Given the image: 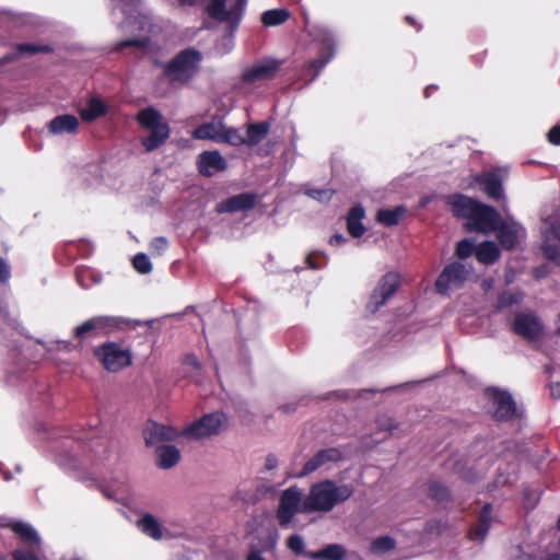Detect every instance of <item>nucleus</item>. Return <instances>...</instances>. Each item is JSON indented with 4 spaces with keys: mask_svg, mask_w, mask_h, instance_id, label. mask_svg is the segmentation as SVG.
<instances>
[{
    "mask_svg": "<svg viewBox=\"0 0 560 560\" xmlns=\"http://www.w3.org/2000/svg\"><path fill=\"white\" fill-rule=\"evenodd\" d=\"M79 114L83 121L93 122L107 114V106L100 97L93 96L88 101L86 107L80 109Z\"/></svg>",
    "mask_w": 560,
    "mask_h": 560,
    "instance_id": "cd10ccee",
    "label": "nucleus"
},
{
    "mask_svg": "<svg viewBox=\"0 0 560 560\" xmlns=\"http://www.w3.org/2000/svg\"><path fill=\"white\" fill-rule=\"evenodd\" d=\"M222 126V122H205L194 129L192 138L198 140H212L219 143Z\"/></svg>",
    "mask_w": 560,
    "mask_h": 560,
    "instance_id": "473e14b6",
    "label": "nucleus"
},
{
    "mask_svg": "<svg viewBox=\"0 0 560 560\" xmlns=\"http://www.w3.org/2000/svg\"><path fill=\"white\" fill-rule=\"evenodd\" d=\"M522 300L523 294L520 292L503 291L498 296L495 310L501 311L505 307H510L512 305L521 303Z\"/></svg>",
    "mask_w": 560,
    "mask_h": 560,
    "instance_id": "ea45409f",
    "label": "nucleus"
},
{
    "mask_svg": "<svg viewBox=\"0 0 560 560\" xmlns=\"http://www.w3.org/2000/svg\"><path fill=\"white\" fill-rule=\"evenodd\" d=\"M503 182L504 177L498 170L482 172L475 176V183L488 198L494 201H500L504 198Z\"/></svg>",
    "mask_w": 560,
    "mask_h": 560,
    "instance_id": "dca6fc26",
    "label": "nucleus"
},
{
    "mask_svg": "<svg viewBox=\"0 0 560 560\" xmlns=\"http://www.w3.org/2000/svg\"><path fill=\"white\" fill-rule=\"evenodd\" d=\"M492 504L486 503L478 515V522L468 533L471 540H482L487 536L491 525Z\"/></svg>",
    "mask_w": 560,
    "mask_h": 560,
    "instance_id": "a878e982",
    "label": "nucleus"
},
{
    "mask_svg": "<svg viewBox=\"0 0 560 560\" xmlns=\"http://www.w3.org/2000/svg\"><path fill=\"white\" fill-rule=\"evenodd\" d=\"M319 256L320 255L317 253H312L306 256L305 261H306L308 268L319 269L322 267V264L318 261Z\"/></svg>",
    "mask_w": 560,
    "mask_h": 560,
    "instance_id": "8fccbe9b",
    "label": "nucleus"
},
{
    "mask_svg": "<svg viewBox=\"0 0 560 560\" xmlns=\"http://www.w3.org/2000/svg\"><path fill=\"white\" fill-rule=\"evenodd\" d=\"M139 526L144 534L154 539H160L162 537L161 525L151 514H145L139 521Z\"/></svg>",
    "mask_w": 560,
    "mask_h": 560,
    "instance_id": "4c0bfd02",
    "label": "nucleus"
},
{
    "mask_svg": "<svg viewBox=\"0 0 560 560\" xmlns=\"http://www.w3.org/2000/svg\"><path fill=\"white\" fill-rule=\"evenodd\" d=\"M342 458L341 452L336 447L319 450L303 466L300 476H307L316 471L326 463L338 462Z\"/></svg>",
    "mask_w": 560,
    "mask_h": 560,
    "instance_id": "4be33fe9",
    "label": "nucleus"
},
{
    "mask_svg": "<svg viewBox=\"0 0 560 560\" xmlns=\"http://www.w3.org/2000/svg\"><path fill=\"white\" fill-rule=\"evenodd\" d=\"M291 16L288 9L267 10L261 14V23L266 27L278 26L285 23Z\"/></svg>",
    "mask_w": 560,
    "mask_h": 560,
    "instance_id": "c9c22d12",
    "label": "nucleus"
},
{
    "mask_svg": "<svg viewBox=\"0 0 560 560\" xmlns=\"http://www.w3.org/2000/svg\"><path fill=\"white\" fill-rule=\"evenodd\" d=\"M386 423H381L380 425L384 429H386L390 434L394 433V430L396 429V424L394 423V421L388 418L385 420Z\"/></svg>",
    "mask_w": 560,
    "mask_h": 560,
    "instance_id": "4d7b16f0",
    "label": "nucleus"
},
{
    "mask_svg": "<svg viewBox=\"0 0 560 560\" xmlns=\"http://www.w3.org/2000/svg\"><path fill=\"white\" fill-rule=\"evenodd\" d=\"M151 45V38L145 36L141 38H129L121 42H118L115 46L116 51H121L129 47L136 48H149Z\"/></svg>",
    "mask_w": 560,
    "mask_h": 560,
    "instance_id": "79ce46f5",
    "label": "nucleus"
},
{
    "mask_svg": "<svg viewBox=\"0 0 560 560\" xmlns=\"http://www.w3.org/2000/svg\"><path fill=\"white\" fill-rule=\"evenodd\" d=\"M436 89H438V86H435V85H429V86H427V88L424 89V96H425V97H429V96L431 95L432 91H433V90H436Z\"/></svg>",
    "mask_w": 560,
    "mask_h": 560,
    "instance_id": "0e129e2a",
    "label": "nucleus"
},
{
    "mask_svg": "<svg viewBox=\"0 0 560 560\" xmlns=\"http://www.w3.org/2000/svg\"><path fill=\"white\" fill-rule=\"evenodd\" d=\"M9 527L19 538L27 545H37L39 544V537L36 530L28 524L13 521L4 525Z\"/></svg>",
    "mask_w": 560,
    "mask_h": 560,
    "instance_id": "c756f323",
    "label": "nucleus"
},
{
    "mask_svg": "<svg viewBox=\"0 0 560 560\" xmlns=\"http://www.w3.org/2000/svg\"><path fill=\"white\" fill-rule=\"evenodd\" d=\"M228 0H209L206 7L207 14L214 21L229 23L232 31H235L241 23L247 0H235L231 9L226 10Z\"/></svg>",
    "mask_w": 560,
    "mask_h": 560,
    "instance_id": "1a4fd4ad",
    "label": "nucleus"
},
{
    "mask_svg": "<svg viewBox=\"0 0 560 560\" xmlns=\"http://www.w3.org/2000/svg\"><path fill=\"white\" fill-rule=\"evenodd\" d=\"M494 232H497L499 243L504 249L512 250L518 244V228L516 224L508 223L500 218Z\"/></svg>",
    "mask_w": 560,
    "mask_h": 560,
    "instance_id": "5701e85b",
    "label": "nucleus"
},
{
    "mask_svg": "<svg viewBox=\"0 0 560 560\" xmlns=\"http://www.w3.org/2000/svg\"><path fill=\"white\" fill-rule=\"evenodd\" d=\"M540 249L547 260L560 266V219L542 231Z\"/></svg>",
    "mask_w": 560,
    "mask_h": 560,
    "instance_id": "2eb2a0df",
    "label": "nucleus"
},
{
    "mask_svg": "<svg viewBox=\"0 0 560 560\" xmlns=\"http://www.w3.org/2000/svg\"><path fill=\"white\" fill-rule=\"evenodd\" d=\"M186 363L192 365L196 370H200L201 369V364H200V362L197 360V358L195 355H188L186 358Z\"/></svg>",
    "mask_w": 560,
    "mask_h": 560,
    "instance_id": "bf43d9fd",
    "label": "nucleus"
},
{
    "mask_svg": "<svg viewBox=\"0 0 560 560\" xmlns=\"http://www.w3.org/2000/svg\"><path fill=\"white\" fill-rule=\"evenodd\" d=\"M16 52H9L0 58V67L15 61L21 55L51 54L54 48L50 45L23 43L16 45Z\"/></svg>",
    "mask_w": 560,
    "mask_h": 560,
    "instance_id": "b1692460",
    "label": "nucleus"
},
{
    "mask_svg": "<svg viewBox=\"0 0 560 560\" xmlns=\"http://www.w3.org/2000/svg\"><path fill=\"white\" fill-rule=\"evenodd\" d=\"M404 206H397L394 209H381L376 213V221L385 226H395L405 214Z\"/></svg>",
    "mask_w": 560,
    "mask_h": 560,
    "instance_id": "f704fd0d",
    "label": "nucleus"
},
{
    "mask_svg": "<svg viewBox=\"0 0 560 560\" xmlns=\"http://www.w3.org/2000/svg\"><path fill=\"white\" fill-rule=\"evenodd\" d=\"M229 427V418L223 411L203 415L182 430L183 436L191 440H200L219 435Z\"/></svg>",
    "mask_w": 560,
    "mask_h": 560,
    "instance_id": "423d86ee",
    "label": "nucleus"
},
{
    "mask_svg": "<svg viewBox=\"0 0 560 560\" xmlns=\"http://www.w3.org/2000/svg\"><path fill=\"white\" fill-rule=\"evenodd\" d=\"M79 128V119L70 114L58 115L52 118L48 125V129L54 135L63 132L74 133Z\"/></svg>",
    "mask_w": 560,
    "mask_h": 560,
    "instance_id": "bb28decb",
    "label": "nucleus"
},
{
    "mask_svg": "<svg viewBox=\"0 0 560 560\" xmlns=\"http://www.w3.org/2000/svg\"><path fill=\"white\" fill-rule=\"evenodd\" d=\"M345 242H346V238L341 234H338V233L334 234L329 240L330 245H340Z\"/></svg>",
    "mask_w": 560,
    "mask_h": 560,
    "instance_id": "6e6d98bb",
    "label": "nucleus"
},
{
    "mask_svg": "<svg viewBox=\"0 0 560 560\" xmlns=\"http://www.w3.org/2000/svg\"><path fill=\"white\" fill-rule=\"evenodd\" d=\"M428 495L440 504L452 501V492L450 488L438 480H433L428 483Z\"/></svg>",
    "mask_w": 560,
    "mask_h": 560,
    "instance_id": "e433bc0d",
    "label": "nucleus"
},
{
    "mask_svg": "<svg viewBox=\"0 0 560 560\" xmlns=\"http://www.w3.org/2000/svg\"><path fill=\"white\" fill-rule=\"evenodd\" d=\"M198 172L206 177H211L215 172H223L228 168V162L217 150L203 151L198 155Z\"/></svg>",
    "mask_w": 560,
    "mask_h": 560,
    "instance_id": "6ab92c4d",
    "label": "nucleus"
},
{
    "mask_svg": "<svg viewBox=\"0 0 560 560\" xmlns=\"http://www.w3.org/2000/svg\"><path fill=\"white\" fill-rule=\"evenodd\" d=\"M400 284L401 279L399 273L388 271L383 275L370 295L366 308L371 313H376L397 292Z\"/></svg>",
    "mask_w": 560,
    "mask_h": 560,
    "instance_id": "6e6552de",
    "label": "nucleus"
},
{
    "mask_svg": "<svg viewBox=\"0 0 560 560\" xmlns=\"http://www.w3.org/2000/svg\"><path fill=\"white\" fill-rule=\"evenodd\" d=\"M511 331L528 342L538 341L545 330V325L535 311L517 312L510 325Z\"/></svg>",
    "mask_w": 560,
    "mask_h": 560,
    "instance_id": "0eeeda50",
    "label": "nucleus"
},
{
    "mask_svg": "<svg viewBox=\"0 0 560 560\" xmlns=\"http://www.w3.org/2000/svg\"><path fill=\"white\" fill-rule=\"evenodd\" d=\"M133 268L144 275L152 270V264L145 254H137L132 259Z\"/></svg>",
    "mask_w": 560,
    "mask_h": 560,
    "instance_id": "a18cd8bd",
    "label": "nucleus"
},
{
    "mask_svg": "<svg viewBox=\"0 0 560 560\" xmlns=\"http://www.w3.org/2000/svg\"><path fill=\"white\" fill-rule=\"evenodd\" d=\"M404 21L406 24H408L409 26L416 28L417 32L421 31L422 30V25L416 20L415 16L412 15H406L404 18Z\"/></svg>",
    "mask_w": 560,
    "mask_h": 560,
    "instance_id": "5fc2aeb1",
    "label": "nucleus"
},
{
    "mask_svg": "<svg viewBox=\"0 0 560 560\" xmlns=\"http://www.w3.org/2000/svg\"><path fill=\"white\" fill-rule=\"evenodd\" d=\"M197 0H178L180 5H194Z\"/></svg>",
    "mask_w": 560,
    "mask_h": 560,
    "instance_id": "69168bd1",
    "label": "nucleus"
},
{
    "mask_svg": "<svg viewBox=\"0 0 560 560\" xmlns=\"http://www.w3.org/2000/svg\"><path fill=\"white\" fill-rule=\"evenodd\" d=\"M277 466H278L277 456L275 454L267 455L266 462H265V468L267 470H272V469L277 468Z\"/></svg>",
    "mask_w": 560,
    "mask_h": 560,
    "instance_id": "864d4df0",
    "label": "nucleus"
},
{
    "mask_svg": "<svg viewBox=\"0 0 560 560\" xmlns=\"http://www.w3.org/2000/svg\"><path fill=\"white\" fill-rule=\"evenodd\" d=\"M280 65L281 62L275 59L256 65L243 72L242 80L245 83H255L257 81L271 79L279 70Z\"/></svg>",
    "mask_w": 560,
    "mask_h": 560,
    "instance_id": "412c9836",
    "label": "nucleus"
},
{
    "mask_svg": "<svg viewBox=\"0 0 560 560\" xmlns=\"http://www.w3.org/2000/svg\"><path fill=\"white\" fill-rule=\"evenodd\" d=\"M501 215L492 206L479 202L470 220L465 223L469 232L488 234L494 232Z\"/></svg>",
    "mask_w": 560,
    "mask_h": 560,
    "instance_id": "f8f14e48",
    "label": "nucleus"
},
{
    "mask_svg": "<svg viewBox=\"0 0 560 560\" xmlns=\"http://www.w3.org/2000/svg\"><path fill=\"white\" fill-rule=\"evenodd\" d=\"M396 547V541L389 536H381L374 539L371 544V551L376 553L388 552Z\"/></svg>",
    "mask_w": 560,
    "mask_h": 560,
    "instance_id": "a19ab883",
    "label": "nucleus"
},
{
    "mask_svg": "<svg viewBox=\"0 0 560 560\" xmlns=\"http://www.w3.org/2000/svg\"><path fill=\"white\" fill-rule=\"evenodd\" d=\"M138 124L150 130V133L141 139V144L147 152H152L162 147L170 138L168 124L162 121V115L153 107H145L137 114Z\"/></svg>",
    "mask_w": 560,
    "mask_h": 560,
    "instance_id": "7ed1b4c3",
    "label": "nucleus"
},
{
    "mask_svg": "<svg viewBox=\"0 0 560 560\" xmlns=\"http://www.w3.org/2000/svg\"><path fill=\"white\" fill-rule=\"evenodd\" d=\"M10 278V269L2 257H0V281L7 282Z\"/></svg>",
    "mask_w": 560,
    "mask_h": 560,
    "instance_id": "603ef678",
    "label": "nucleus"
},
{
    "mask_svg": "<svg viewBox=\"0 0 560 560\" xmlns=\"http://www.w3.org/2000/svg\"><path fill=\"white\" fill-rule=\"evenodd\" d=\"M476 249L477 247L470 240L464 238L457 243L455 255L459 259H466L470 257L474 253L476 254Z\"/></svg>",
    "mask_w": 560,
    "mask_h": 560,
    "instance_id": "37998d69",
    "label": "nucleus"
},
{
    "mask_svg": "<svg viewBox=\"0 0 560 560\" xmlns=\"http://www.w3.org/2000/svg\"><path fill=\"white\" fill-rule=\"evenodd\" d=\"M469 271L459 261L446 265L435 280V290L439 294H447L451 289H460L467 281Z\"/></svg>",
    "mask_w": 560,
    "mask_h": 560,
    "instance_id": "9b49d317",
    "label": "nucleus"
},
{
    "mask_svg": "<svg viewBox=\"0 0 560 560\" xmlns=\"http://www.w3.org/2000/svg\"><path fill=\"white\" fill-rule=\"evenodd\" d=\"M246 560H265L258 550H250L246 557Z\"/></svg>",
    "mask_w": 560,
    "mask_h": 560,
    "instance_id": "052dcab7",
    "label": "nucleus"
},
{
    "mask_svg": "<svg viewBox=\"0 0 560 560\" xmlns=\"http://www.w3.org/2000/svg\"><path fill=\"white\" fill-rule=\"evenodd\" d=\"M202 54L188 47L177 52L170 61H155L162 68L163 77L171 83L187 84L198 73Z\"/></svg>",
    "mask_w": 560,
    "mask_h": 560,
    "instance_id": "f03ea898",
    "label": "nucleus"
},
{
    "mask_svg": "<svg viewBox=\"0 0 560 560\" xmlns=\"http://www.w3.org/2000/svg\"><path fill=\"white\" fill-rule=\"evenodd\" d=\"M548 141L553 145H560V125L553 126L548 135Z\"/></svg>",
    "mask_w": 560,
    "mask_h": 560,
    "instance_id": "09e8293b",
    "label": "nucleus"
},
{
    "mask_svg": "<svg viewBox=\"0 0 560 560\" xmlns=\"http://www.w3.org/2000/svg\"><path fill=\"white\" fill-rule=\"evenodd\" d=\"M182 431L166 424L150 421L143 430V438L147 446L158 445L164 442H173L177 440Z\"/></svg>",
    "mask_w": 560,
    "mask_h": 560,
    "instance_id": "f3484780",
    "label": "nucleus"
},
{
    "mask_svg": "<svg viewBox=\"0 0 560 560\" xmlns=\"http://www.w3.org/2000/svg\"><path fill=\"white\" fill-rule=\"evenodd\" d=\"M365 217V211L362 206H354L350 209L347 217L348 233L354 237H361L365 233V226L362 219Z\"/></svg>",
    "mask_w": 560,
    "mask_h": 560,
    "instance_id": "c85d7f7f",
    "label": "nucleus"
},
{
    "mask_svg": "<svg viewBox=\"0 0 560 560\" xmlns=\"http://www.w3.org/2000/svg\"><path fill=\"white\" fill-rule=\"evenodd\" d=\"M487 394L495 405L494 418L499 421H508L516 416L517 407L513 396L500 388H488Z\"/></svg>",
    "mask_w": 560,
    "mask_h": 560,
    "instance_id": "4468645a",
    "label": "nucleus"
},
{
    "mask_svg": "<svg viewBox=\"0 0 560 560\" xmlns=\"http://www.w3.org/2000/svg\"><path fill=\"white\" fill-rule=\"evenodd\" d=\"M446 202L455 218L465 219L467 222L480 201L463 194H454L447 197Z\"/></svg>",
    "mask_w": 560,
    "mask_h": 560,
    "instance_id": "aec40b11",
    "label": "nucleus"
},
{
    "mask_svg": "<svg viewBox=\"0 0 560 560\" xmlns=\"http://www.w3.org/2000/svg\"><path fill=\"white\" fill-rule=\"evenodd\" d=\"M279 408H280V410H282V412L289 413V412H293L296 409V406L294 404H287V405H281Z\"/></svg>",
    "mask_w": 560,
    "mask_h": 560,
    "instance_id": "680f3d73",
    "label": "nucleus"
},
{
    "mask_svg": "<svg viewBox=\"0 0 560 560\" xmlns=\"http://www.w3.org/2000/svg\"><path fill=\"white\" fill-rule=\"evenodd\" d=\"M270 130V122L260 121V122H252L246 125V135L245 144L249 147H255L259 144L268 135Z\"/></svg>",
    "mask_w": 560,
    "mask_h": 560,
    "instance_id": "7c9ffc66",
    "label": "nucleus"
},
{
    "mask_svg": "<svg viewBox=\"0 0 560 560\" xmlns=\"http://www.w3.org/2000/svg\"><path fill=\"white\" fill-rule=\"evenodd\" d=\"M307 556L317 560H345L347 550L342 545L330 544L317 551L310 552Z\"/></svg>",
    "mask_w": 560,
    "mask_h": 560,
    "instance_id": "2f4dec72",
    "label": "nucleus"
},
{
    "mask_svg": "<svg viewBox=\"0 0 560 560\" xmlns=\"http://www.w3.org/2000/svg\"><path fill=\"white\" fill-rule=\"evenodd\" d=\"M305 195L319 202H328L335 195L331 188H311L305 191Z\"/></svg>",
    "mask_w": 560,
    "mask_h": 560,
    "instance_id": "c03bdc74",
    "label": "nucleus"
},
{
    "mask_svg": "<svg viewBox=\"0 0 560 560\" xmlns=\"http://www.w3.org/2000/svg\"><path fill=\"white\" fill-rule=\"evenodd\" d=\"M302 491L296 486L283 490L276 512L278 524L287 528L293 521L295 514L302 513Z\"/></svg>",
    "mask_w": 560,
    "mask_h": 560,
    "instance_id": "9d476101",
    "label": "nucleus"
},
{
    "mask_svg": "<svg viewBox=\"0 0 560 560\" xmlns=\"http://www.w3.org/2000/svg\"><path fill=\"white\" fill-rule=\"evenodd\" d=\"M308 35L322 46L317 57L312 59L306 66L308 70H314L313 78H315L335 57L336 38L334 32L328 26L319 24L312 26Z\"/></svg>",
    "mask_w": 560,
    "mask_h": 560,
    "instance_id": "39448f33",
    "label": "nucleus"
},
{
    "mask_svg": "<svg viewBox=\"0 0 560 560\" xmlns=\"http://www.w3.org/2000/svg\"><path fill=\"white\" fill-rule=\"evenodd\" d=\"M287 547L295 555H302L304 552V540L300 535L293 534L287 539Z\"/></svg>",
    "mask_w": 560,
    "mask_h": 560,
    "instance_id": "49530a36",
    "label": "nucleus"
},
{
    "mask_svg": "<svg viewBox=\"0 0 560 560\" xmlns=\"http://www.w3.org/2000/svg\"><path fill=\"white\" fill-rule=\"evenodd\" d=\"M557 332H558V335H560V313H559V326L557 328Z\"/></svg>",
    "mask_w": 560,
    "mask_h": 560,
    "instance_id": "774afa93",
    "label": "nucleus"
},
{
    "mask_svg": "<svg viewBox=\"0 0 560 560\" xmlns=\"http://www.w3.org/2000/svg\"><path fill=\"white\" fill-rule=\"evenodd\" d=\"M257 195L254 192H242L221 200L215 206L218 213H233L237 211L253 210L257 203Z\"/></svg>",
    "mask_w": 560,
    "mask_h": 560,
    "instance_id": "a211bd4d",
    "label": "nucleus"
},
{
    "mask_svg": "<svg viewBox=\"0 0 560 560\" xmlns=\"http://www.w3.org/2000/svg\"><path fill=\"white\" fill-rule=\"evenodd\" d=\"M156 465L161 469H171L180 460V451L171 444H162L156 447Z\"/></svg>",
    "mask_w": 560,
    "mask_h": 560,
    "instance_id": "393cba45",
    "label": "nucleus"
},
{
    "mask_svg": "<svg viewBox=\"0 0 560 560\" xmlns=\"http://www.w3.org/2000/svg\"><path fill=\"white\" fill-rule=\"evenodd\" d=\"M500 257L499 247L491 241L481 243L476 249V258L478 261L490 265L497 261Z\"/></svg>",
    "mask_w": 560,
    "mask_h": 560,
    "instance_id": "72a5a7b5",
    "label": "nucleus"
},
{
    "mask_svg": "<svg viewBox=\"0 0 560 560\" xmlns=\"http://www.w3.org/2000/svg\"><path fill=\"white\" fill-rule=\"evenodd\" d=\"M118 326L117 319L109 316L92 317L74 329V337L83 340L90 337L108 335Z\"/></svg>",
    "mask_w": 560,
    "mask_h": 560,
    "instance_id": "ddd939ff",
    "label": "nucleus"
},
{
    "mask_svg": "<svg viewBox=\"0 0 560 560\" xmlns=\"http://www.w3.org/2000/svg\"><path fill=\"white\" fill-rule=\"evenodd\" d=\"M94 358L108 373H118L132 365L133 354L121 342L105 341L93 349Z\"/></svg>",
    "mask_w": 560,
    "mask_h": 560,
    "instance_id": "20e7f679",
    "label": "nucleus"
},
{
    "mask_svg": "<svg viewBox=\"0 0 560 560\" xmlns=\"http://www.w3.org/2000/svg\"><path fill=\"white\" fill-rule=\"evenodd\" d=\"M544 276V273H539V269L536 270V277L537 278H541Z\"/></svg>",
    "mask_w": 560,
    "mask_h": 560,
    "instance_id": "338daca9",
    "label": "nucleus"
},
{
    "mask_svg": "<svg viewBox=\"0 0 560 560\" xmlns=\"http://www.w3.org/2000/svg\"><path fill=\"white\" fill-rule=\"evenodd\" d=\"M12 560H40L33 551L16 549L11 552Z\"/></svg>",
    "mask_w": 560,
    "mask_h": 560,
    "instance_id": "de8ad7c7",
    "label": "nucleus"
},
{
    "mask_svg": "<svg viewBox=\"0 0 560 560\" xmlns=\"http://www.w3.org/2000/svg\"><path fill=\"white\" fill-rule=\"evenodd\" d=\"M486 52L474 55L471 58L476 65L480 66L483 61Z\"/></svg>",
    "mask_w": 560,
    "mask_h": 560,
    "instance_id": "e2e57ef3",
    "label": "nucleus"
},
{
    "mask_svg": "<svg viewBox=\"0 0 560 560\" xmlns=\"http://www.w3.org/2000/svg\"><path fill=\"white\" fill-rule=\"evenodd\" d=\"M219 143H228L233 147H240L245 144V138L241 135L238 129L223 125Z\"/></svg>",
    "mask_w": 560,
    "mask_h": 560,
    "instance_id": "58836bf2",
    "label": "nucleus"
},
{
    "mask_svg": "<svg viewBox=\"0 0 560 560\" xmlns=\"http://www.w3.org/2000/svg\"><path fill=\"white\" fill-rule=\"evenodd\" d=\"M351 485L337 486L335 481L325 479L313 483L302 502V513H328L338 504L346 502L353 494Z\"/></svg>",
    "mask_w": 560,
    "mask_h": 560,
    "instance_id": "f257e3e1",
    "label": "nucleus"
},
{
    "mask_svg": "<svg viewBox=\"0 0 560 560\" xmlns=\"http://www.w3.org/2000/svg\"><path fill=\"white\" fill-rule=\"evenodd\" d=\"M151 247L154 249V250H158V252H163L166 249L167 247V240L165 237H155L152 240L151 242Z\"/></svg>",
    "mask_w": 560,
    "mask_h": 560,
    "instance_id": "3c124183",
    "label": "nucleus"
},
{
    "mask_svg": "<svg viewBox=\"0 0 560 560\" xmlns=\"http://www.w3.org/2000/svg\"><path fill=\"white\" fill-rule=\"evenodd\" d=\"M550 392L553 398L560 399V382L551 384Z\"/></svg>",
    "mask_w": 560,
    "mask_h": 560,
    "instance_id": "13d9d810",
    "label": "nucleus"
}]
</instances>
